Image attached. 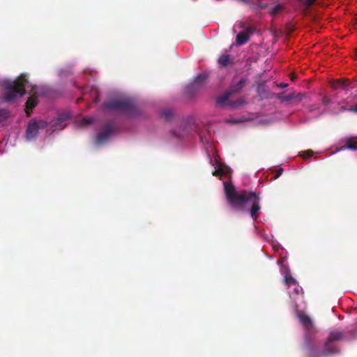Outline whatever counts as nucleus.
<instances>
[{
    "label": "nucleus",
    "instance_id": "obj_1",
    "mask_svg": "<svg viewBox=\"0 0 357 357\" xmlns=\"http://www.w3.org/2000/svg\"><path fill=\"white\" fill-rule=\"evenodd\" d=\"M232 173L231 168L225 163V178L227 179V181H225V194L227 202L232 208L241 211L245 210L247 204H250V215L254 220H256L261 209L260 198L255 192L245 190L237 192L231 181Z\"/></svg>",
    "mask_w": 357,
    "mask_h": 357
},
{
    "label": "nucleus",
    "instance_id": "obj_2",
    "mask_svg": "<svg viewBox=\"0 0 357 357\" xmlns=\"http://www.w3.org/2000/svg\"><path fill=\"white\" fill-rule=\"evenodd\" d=\"M28 83L26 76L24 74L20 75L19 77L14 81H3L2 84L3 88V99L5 102L10 103L17 96H23L26 93L25 87Z\"/></svg>",
    "mask_w": 357,
    "mask_h": 357
},
{
    "label": "nucleus",
    "instance_id": "obj_3",
    "mask_svg": "<svg viewBox=\"0 0 357 357\" xmlns=\"http://www.w3.org/2000/svg\"><path fill=\"white\" fill-rule=\"evenodd\" d=\"M104 108L107 110L117 111L127 114H133L135 107L132 102L127 99H114L103 103Z\"/></svg>",
    "mask_w": 357,
    "mask_h": 357
},
{
    "label": "nucleus",
    "instance_id": "obj_4",
    "mask_svg": "<svg viewBox=\"0 0 357 357\" xmlns=\"http://www.w3.org/2000/svg\"><path fill=\"white\" fill-rule=\"evenodd\" d=\"M209 73L205 72L197 75L193 81L186 86L185 94L188 98H194L207 83Z\"/></svg>",
    "mask_w": 357,
    "mask_h": 357
},
{
    "label": "nucleus",
    "instance_id": "obj_5",
    "mask_svg": "<svg viewBox=\"0 0 357 357\" xmlns=\"http://www.w3.org/2000/svg\"><path fill=\"white\" fill-rule=\"evenodd\" d=\"M344 333L340 331H333L331 332L327 341L325 344L324 351L322 352L323 355H328L330 354L337 352L335 349H333L332 346V343L335 341H339L343 339Z\"/></svg>",
    "mask_w": 357,
    "mask_h": 357
},
{
    "label": "nucleus",
    "instance_id": "obj_6",
    "mask_svg": "<svg viewBox=\"0 0 357 357\" xmlns=\"http://www.w3.org/2000/svg\"><path fill=\"white\" fill-rule=\"evenodd\" d=\"M46 126H47V122H45L44 121H35V120L31 121L29 122L27 129H26V138L28 139H32L35 138L38 134V130L40 129L45 128Z\"/></svg>",
    "mask_w": 357,
    "mask_h": 357
},
{
    "label": "nucleus",
    "instance_id": "obj_7",
    "mask_svg": "<svg viewBox=\"0 0 357 357\" xmlns=\"http://www.w3.org/2000/svg\"><path fill=\"white\" fill-rule=\"evenodd\" d=\"M297 315L300 322L301 323V324L303 325L305 330L307 337H308L311 334H314L316 333L317 331L314 327V323L312 322L311 318L308 315L301 312H298Z\"/></svg>",
    "mask_w": 357,
    "mask_h": 357
},
{
    "label": "nucleus",
    "instance_id": "obj_8",
    "mask_svg": "<svg viewBox=\"0 0 357 357\" xmlns=\"http://www.w3.org/2000/svg\"><path fill=\"white\" fill-rule=\"evenodd\" d=\"M247 82L246 78H243L237 83H234L231 86L229 90L225 91V106L229 105V98L234 93H238L241 91L242 89L245 86Z\"/></svg>",
    "mask_w": 357,
    "mask_h": 357
},
{
    "label": "nucleus",
    "instance_id": "obj_9",
    "mask_svg": "<svg viewBox=\"0 0 357 357\" xmlns=\"http://www.w3.org/2000/svg\"><path fill=\"white\" fill-rule=\"evenodd\" d=\"M114 131V126L110 123L105 124L102 130L98 134L96 137V142L98 144L104 142L109 138V137Z\"/></svg>",
    "mask_w": 357,
    "mask_h": 357
},
{
    "label": "nucleus",
    "instance_id": "obj_10",
    "mask_svg": "<svg viewBox=\"0 0 357 357\" xmlns=\"http://www.w3.org/2000/svg\"><path fill=\"white\" fill-rule=\"evenodd\" d=\"M70 117V115L68 113H63L59 114L56 119L52 121V126L54 128V130L63 129L66 126V121H68Z\"/></svg>",
    "mask_w": 357,
    "mask_h": 357
},
{
    "label": "nucleus",
    "instance_id": "obj_11",
    "mask_svg": "<svg viewBox=\"0 0 357 357\" xmlns=\"http://www.w3.org/2000/svg\"><path fill=\"white\" fill-rule=\"evenodd\" d=\"M351 82L349 79H336L332 82L331 87L335 90H348L353 88V86H351Z\"/></svg>",
    "mask_w": 357,
    "mask_h": 357
},
{
    "label": "nucleus",
    "instance_id": "obj_12",
    "mask_svg": "<svg viewBox=\"0 0 357 357\" xmlns=\"http://www.w3.org/2000/svg\"><path fill=\"white\" fill-rule=\"evenodd\" d=\"M252 33V28L248 27L246 31H241L236 36V43L238 45H243L245 44L250 38V35Z\"/></svg>",
    "mask_w": 357,
    "mask_h": 357
},
{
    "label": "nucleus",
    "instance_id": "obj_13",
    "mask_svg": "<svg viewBox=\"0 0 357 357\" xmlns=\"http://www.w3.org/2000/svg\"><path fill=\"white\" fill-rule=\"evenodd\" d=\"M38 104V96L34 93L28 98L25 105V112L29 116L32 113V109Z\"/></svg>",
    "mask_w": 357,
    "mask_h": 357
},
{
    "label": "nucleus",
    "instance_id": "obj_14",
    "mask_svg": "<svg viewBox=\"0 0 357 357\" xmlns=\"http://www.w3.org/2000/svg\"><path fill=\"white\" fill-rule=\"evenodd\" d=\"M215 164L214 170L212 172V174L215 176H218L220 180L223 176V164L218 161L216 157L214 158L213 160H211V163Z\"/></svg>",
    "mask_w": 357,
    "mask_h": 357
},
{
    "label": "nucleus",
    "instance_id": "obj_15",
    "mask_svg": "<svg viewBox=\"0 0 357 357\" xmlns=\"http://www.w3.org/2000/svg\"><path fill=\"white\" fill-rule=\"evenodd\" d=\"M345 149H351V150H354V151L357 150V146L356 144V142L354 141V139L353 138L347 139L346 140L345 145L342 146L340 148V150H344Z\"/></svg>",
    "mask_w": 357,
    "mask_h": 357
},
{
    "label": "nucleus",
    "instance_id": "obj_16",
    "mask_svg": "<svg viewBox=\"0 0 357 357\" xmlns=\"http://www.w3.org/2000/svg\"><path fill=\"white\" fill-rule=\"evenodd\" d=\"M200 141L203 144H209L211 139L208 130H202L199 132Z\"/></svg>",
    "mask_w": 357,
    "mask_h": 357
},
{
    "label": "nucleus",
    "instance_id": "obj_17",
    "mask_svg": "<svg viewBox=\"0 0 357 357\" xmlns=\"http://www.w3.org/2000/svg\"><path fill=\"white\" fill-rule=\"evenodd\" d=\"M321 355L318 348L314 347H309L308 348V357H319Z\"/></svg>",
    "mask_w": 357,
    "mask_h": 357
},
{
    "label": "nucleus",
    "instance_id": "obj_18",
    "mask_svg": "<svg viewBox=\"0 0 357 357\" xmlns=\"http://www.w3.org/2000/svg\"><path fill=\"white\" fill-rule=\"evenodd\" d=\"M174 112L172 109H165L162 112V116L166 120V121H169L171 120L173 117H174Z\"/></svg>",
    "mask_w": 357,
    "mask_h": 357
},
{
    "label": "nucleus",
    "instance_id": "obj_19",
    "mask_svg": "<svg viewBox=\"0 0 357 357\" xmlns=\"http://www.w3.org/2000/svg\"><path fill=\"white\" fill-rule=\"evenodd\" d=\"M282 8V6L280 4H277L273 6H272L269 10L268 13L271 16H274L276 14H278Z\"/></svg>",
    "mask_w": 357,
    "mask_h": 357
},
{
    "label": "nucleus",
    "instance_id": "obj_20",
    "mask_svg": "<svg viewBox=\"0 0 357 357\" xmlns=\"http://www.w3.org/2000/svg\"><path fill=\"white\" fill-rule=\"evenodd\" d=\"M9 112L6 109H0V123L9 117Z\"/></svg>",
    "mask_w": 357,
    "mask_h": 357
},
{
    "label": "nucleus",
    "instance_id": "obj_21",
    "mask_svg": "<svg viewBox=\"0 0 357 357\" xmlns=\"http://www.w3.org/2000/svg\"><path fill=\"white\" fill-rule=\"evenodd\" d=\"M215 106L216 108H223V94H220L216 98Z\"/></svg>",
    "mask_w": 357,
    "mask_h": 357
},
{
    "label": "nucleus",
    "instance_id": "obj_22",
    "mask_svg": "<svg viewBox=\"0 0 357 357\" xmlns=\"http://www.w3.org/2000/svg\"><path fill=\"white\" fill-rule=\"evenodd\" d=\"M234 63V59L230 55L225 54V66Z\"/></svg>",
    "mask_w": 357,
    "mask_h": 357
},
{
    "label": "nucleus",
    "instance_id": "obj_23",
    "mask_svg": "<svg viewBox=\"0 0 357 357\" xmlns=\"http://www.w3.org/2000/svg\"><path fill=\"white\" fill-rule=\"evenodd\" d=\"M284 282L288 285L296 283V280L291 275H285Z\"/></svg>",
    "mask_w": 357,
    "mask_h": 357
},
{
    "label": "nucleus",
    "instance_id": "obj_24",
    "mask_svg": "<svg viewBox=\"0 0 357 357\" xmlns=\"http://www.w3.org/2000/svg\"><path fill=\"white\" fill-rule=\"evenodd\" d=\"M317 0H300L301 3L306 8L310 7Z\"/></svg>",
    "mask_w": 357,
    "mask_h": 357
},
{
    "label": "nucleus",
    "instance_id": "obj_25",
    "mask_svg": "<svg viewBox=\"0 0 357 357\" xmlns=\"http://www.w3.org/2000/svg\"><path fill=\"white\" fill-rule=\"evenodd\" d=\"M92 122H93V119L84 117L81 120V125L83 126H88V125L91 124Z\"/></svg>",
    "mask_w": 357,
    "mask_h": 357
},
{
    "label": "nucleus",
    "instance_id": "obj_26",
    "mask_svg": "<svg viewBox=\"0 0 357 357\" xmlns=\"http://www.w3.org/2000/svg\"><path fill=\"white\" fill-rule=\"evenodd\" d=\"M188 130H183V133H179L177 130H174L172 134L178 138H183L187 135Z\"/></svg>",
    "mask_w": 357,
    "mask_h": 357
},
{
    "label": "nucleus",
    "instance_id": "obj_27",
    "mask_svg": "<svg viewBox=\"0 0 357 357\" xmlns=\"http://www.w3.org/2000/svg\"><path fill=\"white\" fill-rule=\"evenodd\" d=\"M245 103V101L242 99L241 100H238L237 101H235L234 102H232L230 105L232 107H238L239 106H241L243 105H244Z\"/></svg>",
    "mask_w": 357,
    "mask_h": 357
},
{
    "label": "nucleus",
    "instance_id": "obj_28",
    "mask_svg": "<svg viewBox=\"0 0 357 357\" xmlns=\"http://www.w3.org/2000/svg\"><path fill=\"white\" fill-rule=\"evenodd\" d=\"M312 155H313V151L311 150H307V151L303 152V153L301 155L304 159H305L307 158H310V157L312 156Z\"/></svg>",
    "mask_w": 357,
    "mask_h": 357
},
{
    "label": "nucleus",
    "instance_id": "obj_29",
    "mask_svg": "<svg viewBox=\"0 0 357 357\" xmlns=\"http://www.w3.org/2000/svg\"><path fill=\"white\" fill-rule=\"evenodd\" d=\"M294 98H295L294 95L293 93H291V94H288V95L284 96L282 100H285V101H289Z\"/></svg>",
    "mask_w": 357,
    "mask_h": 357
},
{
    "label": "nucleus",
    "instance_id": "obj_30",
    "mask_svg": "<svg viewBox=\"0 0 357 357\" xmlns=\"http://www.w3.org/2000/svg\"><path fill=\"white\" fill-rule=\"evenodd\" d=\"M283 170L282 169H279L278 171H277V173L274 176V178L276 179L278 178L282 173Z\"/></svg>",
    "mask_w": 357,
    "mask_h": 357
},
{
    "label": "nucleus",
    "instance_id": "obj_31",
    "mask_svg": "<svg viewBox=\"0 0 357 357\" xmlns=\"http://www.w3.org/2000/svg\"><path fill=\"white\" fill-rule=\"evenodd\" d=\"M220 66H223V55H220L218 60Z\"/></svg>",
    "mask_w": 357,
    "mask_h": 357
},
{
    "label": "nucleus",
    "instance_id": "obj_32",
    "mask_svg": "<svg viewBox=\"0 0 357 357\" xmlns=\"http://www.w3.org/2000/svg\"><path fill=\"white\" fill-rule=\"evenodd\" d=\"M322 101H323V103L326 105L330 104V102H331L330 99L328 98L327 97H324Z\"/></svg>",
    "mask_w": 357,
    "mask_h": 357
},
{
    "label": "nucleus",
    "instance_id": "obj_33",
    "mask_svg": "<svg viewBox=\"0 0 357 357\" xmlns=\"http://www.w3.org/2000/svg\"><path fill=\"white\" fill-rule=\"evenodd\" d=\"M349 110L357 113V105L354 108L350 109Z\"/></svg>",
    "mask_w": 357,
    "mask_h": 357
},
{
    "label": "nucleus",
    "instance_id": "obj_34",
    "mask_svg": "<svg viewBox=\"0 0 357 357\" xmlns=\"http://www.w3.org/2000/svg\"><path fill=\"white\" fill-rule=\"evenodd\" d=\"M287 86V84H283V83H282V84H280V86H281V87H286Z\"/></svg>",
    "mask_w": 357,
    "mask_h": 357
},
{
    "label": "nucleus",
    "instance_id": "obj_35",
    "mask_svg": "<svg viewBox=\"0 0 357 357\" xmlns=\"http://www.w3.org/2000/svg\"><path fill=\"white\" fill-rule=\"evenodd\" d=\"M296 97L298 98L299 99H301V97H302V95L301 94H298V96Z\"/></svg>",
    "mask_w": 357,
    "mask_h": 357
}]
</instances>
